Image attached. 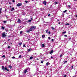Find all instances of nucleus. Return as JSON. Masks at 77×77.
<instances>
[{
  "instance_id": "052dcab7",
  "label": "nucleus",
  "mask_w": 77,
  "mask_h": 77,
  "mask_svg": "<svg viewBox=\"0 0 77 77\" xmlns=\"http://www.w3.org/2000/svg\"><path fill=\"white\" fill-rule=\"evenodd\" d=\"M76 77L75 76H73V77Z\"/></svg>"
},
{
  "instance_id": "69168bd1",
  "label": "nucleus",
  "mask_w": 77,
  "mask_h": 77,
  "mask_svg": "<svg viewBox=\"0 0 77 77\" xmlns=\"http://www.w3.org/2000/svg\"><path fill=\"white\" fill-rule=\"evenodd\" d=\"M5 44H6V42H5Z\"/></svg>"
},
{
  "instance_id": "37998d69",
  "label": "nucleus",
  "mask_w": 77,
  "mask_h": 77,
  "mask_svg": "<svg viewBox=\"0 0 77 77\" xmlns=\"http://www.w3.org/2000/svg\"><path fill=\"white\" fill-rule=\"evenodd\" d=\"M66 77V75H65L63 77Z\"/></svg>"
},
{
  "instance_id": "4be33fe9",
  "label": "nucleus",
  "mask_w": 77,
  "mask_h": 77,
  "mask_svg": "<svg viewBox=\"0 0 77 77\" xmlns=\"http://www.w3.org/2000/svg\"><path fill=\"white\" fill-rule=\"evenodd\" d=\"M45 37V35H42V38H44Z\"/></svg>"
},
{
  "instance_id": "c756f323",
  "label": "nucleus",
  "mask_w": 77,
  "mask_h": 77,
  "mask_svg": "<svg viewBox=\"0 0 77 77\" xmlns=\"http://www.w3.org/2000/svg\"><path fill=\"white\" fill-rule=\"evenodd\" d=\"M2 57H5V55H3L2 56Z\"/></svg>"
},
{
  "instance_id": "4d7b16f0",
  "label": "nucleus",
  "mask_w": 77,
  "mask_h": 77,
  "mask_svg": "<svg viewBox=\"0 0 77 77\" xmlns=\"http://www.w3.org/2000/svg\"><path fill=\"white\" fill-rule=\"evenodd\" d=\"M9 4H10V5H11V2L9 3Z\"/></svg>"
},
{
  "instance_id": "423d86ee",
  "label": "nucleus",
  "mask_w": 77,
  "mask_h": 77,
  "mask_svg": "<svg viewBox=\"0 0 77 77\" xmlns=\"http://www.w3.org/2000/svg\"><path fill=\"white\" fill-rule=\"evenodd\" d=\"M28 69H26L24 71V74H26V72H27V71Z\"/></svg>"
},
{
  "instance_id": "603ef678",
  "label": "nucleus",
  "mask_w": 77,
  "mask_h": 77,
  "mask_svg": "<svg viewBox=\"0 0 77 77\" xmlns=\"http://www.w3.org/2000/svg\"><path fill=\"white\" fill-rule=\"evenodd\" d=\"M31 20H33V19H32V18H31Z\"/></svg>"
},
{
  "instance_id": "e433bc0d",
  "label": "nucleus",
  "mask_w": 77,
  "mask_h": 77,
  "mask_svg": "<svg viewBox=\"0 0 77 77\" xmlns=\"http://www.w3.org/2000/svg\"><path fill=\"white\" fill-rule=\"evenodd\" d=\"M23 47H26V46H25V45H24V44H23Z\"/></svg>"
},
{
  "instance_id": "ea45409f",
  "label": "nucleus",
  "mask_w": 77,
  "mask_h": 77,
  "mask_svg": "<svg viewBox=\"0 0 77 77\" xmlns=\"http://www.w3.org/2000/svg\"><path fill=\"white\" fill-rule=\"evenodd\" d=\"M55 4H58V3L57 2H55Z\"/></svg>"
},
{
  "instance_id": "4c0bfd02",
  "label": "nucleus",
  "mask_w": 77,
  "mask_h": 77,
  "mask_svg": "<svg viewBox=\"0 0 77 77\" xmlns=\"http://www.w3.org/2000/svg\"><path fill=\"white\" fill-rule=\"evenodd\" d=\"M48 33L49 35H50V33H51V32L50 31H49Z\"/></svg>"
},
{
  "instance_id": "49530a36",
  "label": "nucleus",
  "mask_w": 77,
  "mask_h": 77,
  "mask_svg": "<svg viewBox=\"0 0 77 77\" xmlns=\"http://www.w3.org/2000/svg\"><path fill=\"white\" fill-rule=\"evenodd\" d=\"M51 41H52V42L53 41H54V39H51Z\"/></svg>"
},
{
  "instance_id": "4468645a",
  "label": "nucleus",
  "mask_w": 77,
  "mask_h": 77,
  "mask_svg": "<svg viewBox=\"0 0 77 77\" xmlns=\"http://www.w3.org/2000/svg\"><path fill=\"white\" fill-rule=\"evenodd\" d=\"M45 47V45H44V44H42V47Z\"/></svg>"
},
{
  "instance_id": "5fc2aeb1",
  "label": "nucleus",
  "mask_w": 77,
  "mask_h": 77,
  "mask_svg": "<svg viewBox=\"0 0 77 77\" xmlns=\"http://www.w3.org/2000/svg\"><path fill=\"white\" fill-rule=\"evenodd\" d=\"M51 58H52V59H53V57L51 56Z\"/></svg>"
},
{
  "instance_id": "20e7f679",
  "label": "nucleus",
  "mask_w": 77,
  "mask_h": 77,
  "mask_svg": "<svg viewBox=\"0 0 77 77\" xmlns=\"http://www.w3.org/2000/svg\"><path fill=\"white\" fill-rule=\"evenodd\" d=\"M43 4H44V5H45L46 6V5H47V2L46 1H44L43 2Z\"/></svg>"
},
{
  "instance_id": "864d4df0",
  "label": "nucleus",
  "mask_w": 77,
  "mask_h": 77,
  "mask_svg": "<svg viewBox=\"0 0 77 77\" xmlns=\"http://www.w3.org/2000/svg\"><path fill=\"white\" fill-rule=\"evenodd\" d=\"M10 40V39H9L8 40V41H9Z\"/></svg>"
},
{
  "instance_id": "5701e85b",
  "label": "nucleus",
  "mask_w": 77,
  "mask_h": 77,
  "mask_svg": "<svg viewBox=\"0 0 77 77\" xmlns=\"http://www.w3.org/2000/svg\"><path fill=\"white\" fill-rule=\"evenodd\" d=\"M41 63H44V61H43V60H42L41 62Z\"/></svg>"
},
{
  "instance_id": "774afa93",
  "label": "nucleus",
  "mask_w": 77,
  "mask_h": 77,
  "mask_svg": "<svg viewBox=\"0 0 77 77\" xmlns=\"http://www.w3.org/2000/svg\"><path fill=\"white\" fill-rule=\"evenodd\" d=\"M11 44H12V43H11Z\"/></svg>"
},
{
  "instance_id": "7c9ffc66",
  "label": "nucleus",
  "mask_w": 77,
  "mask_h": 77,
  "mask_svg": "<svg viewBox=\"0 0 77 77\" xmlns=\"http://www.w3.org/2000/svg\"><path fill=\"white\" fill-rule=\"evenodd\" d=\"M32 21V20H28V22H31Z\"/></svg>"
},
{
  "instance_id": "f704fd0d",
  "label": "nucleus",
  "mask_w": 77,
  "mask_h": 77,
  "mask_svg": "<svg viewBox=\"0 0 77 77\" xmlns=\"http://www.w3.org/2000/svg\"><path fill=\"white\" fill-rule=\"evenodd\" d=\"M48 39H49V40H50V39H51V38H50V37H48Z\"/></svg>"
},
{
  "instance_id": "ddd939ff",
  "label": "nucleus",
  "mask_w": 77,
  "mask_h": 77,
  "mask_svg": "<svg viewBox=\"0 0 77 77\" xmlns=\"http://www.w3.org/2000/svg\"><path fill=\"white\" fill-rule=\"evenodd\" d=\"M33 59V57H31L30 58H29V59L30 60H32V59Z\"/></svg>"
},
{
  "instance_id": "9d476101",
  "label": "nucleus",
  "mask_w": 77,
  "mask_h": 77,
  "mask_svg": "<svg viewBox=\"0 0 77 77\" xmlns=\"http://www.w3.org/2000/svg\"><path fill=\"white\" fill-rule=\"evenodd\" d=\"M18 23H20L21 22V20H20V19H18L17 21Z\"/></svg>"
},
{
  "instance_id": "6ab92c4d",
  "label": "nucleus",
  "mask_w": 77,
  "mask_h": 77,
  "mask_svg": "<svg viewBox=\"0 0 77 77\" xmlns=\"http://www.w3.org/2000/svg\"><path fill=\"white\" fill-rule=\"evenodd\" d=\"M65 25H67V26H69V24L68 23H65Z\"/></svg>"
},
{
  "instance_id": "3c124183",
  "label": "nucleus",
  "mask_w": 77,
  "mask_h": 77,
  "mask_svg": "<svg viewBox=\"0 0 77 77\" xmlns=\"http://www.w3.org/2000/svg\"><path fill=\"white\" fill-rule=\"evenodd\" d=\"M21 53H23V51H21Z\"/></svg>"
},
{
  "instance_id": "bb28decb",
  "label": "nucleus",
  "mask_w": 77,
  "mask_h": 77,
  "mask_svg": "<svg viewBox=\"0 0 77 77\" xmlns=\"http://www.w3.org/2000/svg\"><path fill=\"white\" fill-rule=\"evenodd\" d=\"M51 29H52V30H54V27H53V26L51 27Z\"/></svg>"
},
{
  "instance_id": "aec40b11",
  "label": "nucleus",
  "mask_w": 77,
  "mask_h": 77,
  "mask_svg": "<svg viewBox=\"0 0 77 77\" xmlns=\"http://www.w3.org/2000/svg\"><path fill=\"white\" fill-rule=\"evenodd\" d=\"M2 69L3 70L4 69V66H2Z\"/></svg>"
},
{
  "instance_id": "de8ad7c7",
  "label": "nucleus",
  "mask_w": 77,
  "mask_h": 77,
  "mask_svg": "<svg viewBox=\"0 0 77 77\" xmlns=\"http://www.w3.org/2000/svg\"><path fill=\"white\" fill-rule=\"evenodd\" d=\"M8 48H10V46H8Z\"/></svg>"
},
{
  "instance_id": "f3484780",
  "label": "nucleus",
  "mask_w": 77,
  "mask_h": 77,
  "mask_svg": "<svg viewBox=\"0 0 77 77\" xmlns=\"http://www.w3.org/2000/svg\"><path fill=\"white\" fill-rule=\"evenodd\" d=\"M48 29H47L46 31V33H48Z\"/></svg>"
},
{
  "instance_id": "7ed1b4c3",
  "label": "nucleus",
  "mask_w": 77,
  "mask_h": 77,
  "mask_svg": "<svg viewBox=\"0 0 77 77\" xmlns=\"http://www.w3.org/2000/svg\"><path fill=\"white\" fill-rule=\"evenodd\" d=\"M5 32H4V33H2V36H3V37H5L6 36V35L5 34Z\"/></svg>"
},
{
  "instance_id": "c9c22d12",
  "label": "nucleus",
  "mask_w": 77,
  "mask_h": 77,
  "mask_svg": "<svg viewBox=\"0 0 77 77\" xmlns=\"http://www.w3.org/2000/svg\"><path fill=\"white\" fill-rule=\"evenodd\" d=\"M22 32H23V31H21L20 32V34H21Z\"/></svg>"
},
{
  "instance_id": "f257e3e1",
  "label": "nucleus",
  "mask_w": 77,
  "mask_h": 77,
  "mask_svg": "<svg viewBox=\"0 0 77 77\" xmlns=\"http://www.w3.org/2000/svg\"><path fill=\"white\" fill-rule=\"evenodd\" d=\"M36 28V27L35 26H32L29 29V31L30 32H31V31H32L33 30H35V29Z\"/></svg>"
},
{
  "instance_id": "dca6fc26",
  "label": "nucleus",
  "mask_w": 77,
  "mask_h": 77,
  "mask_svg": "<svg viewBox=\"0 0 77 77\" xmlns=\"http://www.w3.org/2000/svg\"><path fill=\"white\" fill-rule=\"evenodd\" d=\"M2 29H3V30H4V29H5V27H4V26H2Z\"/></svg>"
},
{
  "instance_id": "393cba45",
  "label": "nucleus",
  "mask_w": 77,
  "mask_h": 77,
  "mask_svg": "<svg viewBox=\"0 0 77 77\" xmlns=\"http://www.w3.org/2000/svg\"><path fill=\"white\" fill-rule=\"evenodd\" d=\"M63 56V55L61 54L60 56V57H62V56Z\"/></svg>"
},
{
  "instance_id": "72a5a7b5",
  "label": "nucleus",
  "mask_w": 77,
  "mask_h": 77,
  "mask_svg": "<svg viewBox=\"0 0 77 77\" xmlns=\"http://www.w3.org/2000/svg\"><path fill=\"white\" fill-rule=\"evenodd\" d=\"M51 16V15L50 14H49L48 15V17H50Z\"/></svg>"
},
{
  "instance_id": "bf43d9fd",
  "label": "nucleus",
  "mask_w": 77,
  "mask_h": 77,
  "mask_svg": "<svg viewBox=\"0 0 77 77\" xmlns=\"http://www.w3.org/2000/svg\"><path fill=\"white\" fill-rule=\"evenodd\" d=\"M68 6L69 7H70L71 6L70 5H69Z\"/></svg>"
},
{
  "instance_id": "c85d7f7f",
  "label": "nucleus",
  "mask_w": 77,
  "mask_h": 77,
  "mask_svg": "<svg viewBox=\"0 0 77 77\" xmlns=\"http://www.w3.org/2000/svg\"><path fill=\"white\" fill-rule=\"evenodd\" d=\"M3 22H4V23H5V24H6V21H3Z\"/></svg>"
},
{
  "instance_id": "f8f14e48",
  "label": "nucleus",
  "mask_w": 77,
  "mask_h": 77,
  "mask_svg": "<svg viewBox=\"0 0 77 77\" xmlns=\"http://www.w3.org/2000/svg\"><path fill=\"white\" fill-rule=\"evenodd\" d=\"M66 33V32L65 31V32H62V34H65V33Z\"/></svg>"
},
{
  "instance_id": "39448f33",
  "label": "nucleus",
  "mask_w": 77,
  "mask_h": 77,
  "mask_svg": "<svg viewBox=\"0 0 77 77\" xmlns=\"http://www.w3.org/2000/svg\"><path fill=\"white\" fill-rule=\"evenodd\" d=\"M4 69L6 71H9V70L7 69V67H6L5 66V67L4 68Z\"/></svg>"
},
{
  "instance_id": "a19ab883",
  "label": "nucleus",
  "mask_w": 77,
  "mask_h": 77,
  "mask_svg": "<svg viewBox=\"0 0 77 77\" xmlns=\"http://www.w3.org/2000/svg\"><path fill=\"white\" fill-rule=\"evenodd\" d=\"M14 1H15V0H13L12 2H13V3H14V2H15Z\"/></svg>"
},
{
  "instance_id": "9b49d317",
  "label": "nucleus",
  "mask_w": 77,
  "mask_h": 77,
  "mask_svg": "<svg viewBox=\"0 0 77 77\" xmlns=\"http://www.w3.org/2000/svg\"><path fill=\"white\" fill-rule=\"evenodd\" d=\"M14 9H15L14 8H12V9H11V11H14Z\"/></svg>"
},
{
  "instance_id": "338daca9",
  "label": "nucleus",
  "mask_w": 77,
  "mask_h": 77,
  "mask_svg": "<svg viewBox=\"0 0 77 77\" xmlns=\"http://www.w3.org/2000/svg\"><path fill=\"white\" fill-rule=\"evenodd\" d=\"M6 34H8V33H6Z\"/></svg>"
},
{
  "instance_id": "b1692460",
  "label": "nucleus",
  "mask_w": 77,
  "mask_h": 77,
  "mask_svg": "<svg viewBox=\"0 0 77 77\" xmlns=\"http://www.w3.org/2000/svg\"><path fill=\"white\" fill-rule=\"evenodd\" d=\"M25 3H28V1H25Z\"/></svg>"
},
{
  "instance_id": "1a4fd4ad",
  "label": "nucleus",
  "mask_w": 77,
  "mask_h": 77,
  "mask_svg": "<svg viewBox=\"0 0 77 77\" xmlns=\"http://www.w3.org/2000/svg\"><path fill=\"white\" fill-rule=\"evenodd\" d=\"M9 68H10V69H12V66L11 65H10L9 66Z\"/></svg>"
},
{
  "instance_id": "412c9836",
  "label": "nucleus",
  "mask_w": 77,
  "mask_h": 77,
  "mask_svg": "<svg viewBox=\"0 0 77 77\" xmlns=\"http://www.w3.org/2000/svg\"><path fill=\"white\" fill-rule=\"evenodd\" d=\"M64 36H65V37H68V36L67 35H64Z\"/></svg>"
},
{
  "instance_id": "2eb2a0df",
  "label": "nucleus",
  "mask_w": 77,
  "mask_h": 77,
  "mask_svg": "<svg viewBox=\"0 0 77 77\" xmlns=\"http://www.w3.org/2000/svg\"><path fill=\"white\" fill-rule=\"evenodd\" d=\"M22 45V43H21V42H20L19 44V45Z\"/></svg>"
},
{
  "instance_id": "a878e982",
  "label": "nucleus",
  "mask_w": 77,
  "mask_h": 77,
  "mask_svg": "<svg viewBox=\"0 0 77 77\" xmlns=\"http://www.w3.org/2000/svg\"><path fill=\"white\" fill-rule=\"evenodd\" d=\"M21 55H20L19 56V58H21Z\"/></svg>"
},
{
  "instance_id": "8fccbe9b",
  "label": "nucleus",
  "mask_w": 77,
  "mask_h": 77,
  "mask_svg": "<svg viewBox=\"0 0 77 77\" xmlns=\"http://www.w3.org/2000/svg\"><path fill=\"white\" fill-rule=\"evenodd\" d=\"M8 30L7 29L6 30V32H8Z\"/></svg>"
},
{
  "instance_id": "a18cd8bd",
  "label": "nucleus",
  "mask_w": 77,
  "mask_h": 77,
  "mask_svg": "<svg viewBox=\"0 0 77 77\" xmlns=\"http://www.w3.org/2000/svg\"><path fill=\"white\" fill-rule=\"evenodd\" d=\"M67 63V61H66L64 62V63Z\"/></svg>"
},
{
  "instance_id": "0e129e2a",
  "label": "nucleus",
  "mask_w": 77,
  "mask_h": 77,
  "mask_svg": "<svg viewBox=\"0 0 77 77\" xmlns=\"http://www.w3.org/2000/svg\"><path fill=\"white\" fill-rule=\"evenodd\" d=\"M10 8H11V6H10Z\"/></svg>"
},
{
  "instance_id": "680f3d73",
  "label": "nucleus",
  "mask_w": 77,
  "mask_h": 77,
  "mask_svg": "<svg viewBox=\"0 0 77 77\" xmlns=\"http://www.w3.org/2000/svg\"><path fill=\"white\" fill-rule=\"evenodd\" d=\"M69 39H71V38H69Z\"/></svg>"
},
{
  "instance_id": "473e14b6",
  "label": "nucleus",
  "mask_w": 77,
  "mask_h": 77,
  "mask_svg": "<svg viewBox=\"0 0 77 77\" xmlns=\"http://www.w3.org/2000/svg\"><path fill=\"white\" fill-rule=\"evenodd\" d=\"M2 8H0V12L2 11Z\"/></svg>"
},
{
  "instance_id": "f03ea898",
  "label": "nucleus",
  "mask_w": 77,
  "mask_h": 77,
  "mask_svg": "<svg viewBox=\"0 0 77 77\" xmlns=\"http://www.w3.org/2000/svg\"><path fill=\"white\" fill-rule=\"evenodd\" d=\"M21 5H22V4L20 3L17 4L16 6L18 7V6H21Z\"/></svg>"
},
{
  "instance_id": "6e6d98bb",
  "label": "nucleus",
  "mask_w": 77,
  "mask_h": 77,
  "mask_svg": "<svg viewBox=\"0 0 77 77\" xmlns=\"http://www.w3.org/2000/svg\"><path fill=\"white\" fill-rule=\"evenodd\" d=\"M6 18H8V16H6Z\"/></svg>"
},
{
  "instance_id": "c03bdc74",
  "label": "nucleus",
  "mask_w": 77,
  "mask_h": 77,
  "mask_svg": "<svg viewBox=\"0 0 77 77\" xmlns=\"http://www.w3.org/2000/svg\"><path fill=\"white\" fill-rule=\"evenodd\" d=\"M60 21V20H59V19L57 20V21Z\"/></svg>"
},
{
  "instance_id": "0eeeda50",
  "label": "nucleus",
  "mask_w": 77,
  "mask_h": 77,
  "mask_svg": "<svg viewBox=\"0 0 77 77\" xmlns=\"http://www.w3.org/2000/svg\"><path fill=\"white\" fill-rule=\"evenodd\" d=\"M53 52H54L53 50H52L49 53L50 54H52V53H53Z\"/></svg>"
},
{
  "instance_id": "6e6552de",
  "label": "nucleus",
  "mask_w": 77,
  "mask_h": 77,
  "mask_svg": "<svg viewBox=\"0 0 77 77\" xmlns=\"http://www.w3.org/2000/svg\"><path fill=\"white\" fill-rule=\"evenodd\" d=\"M32 50V48H29L28 50V52H30Z\"/></svg>"
},
{
  "instance_id": "a211bd4d",
  "label": "nucleus",
  "mask_w": 77,
  "mask_h": 77,
  "mask_svg": "<svg viewBox=\"0 0 77 77\" xmlns=\"http://www.w3.org/2000/svg\"><path fill=\"white\" fill-rule=\"evenodd\" d=\"M67 11V10H65V11H63V13H65V12H66Z\"/></svg>"
},
{
  "instance_id": "13d9d810",
  "label": "nucleus",
  "mask_w": 77,
  "mask_h": 77,
  "mask_svg": "<svg viewBox=\"0 0 77 77\" xmlns=\"http://www.w3.org/2000/svg\"><path fill=\"white\" fill-rule=\"evenodd\" d=\"M36 60H39V59H38V58H37V59H36Z\"/></svg>"
},
{
  "instance_id": "2f4dec72",
  "label": "nucleus",
  "mask_w": 77,
  "mask_h": 77,
  "mask_svg": "<svg viewBox=\"0 0 77 77\" xmlns=\"http://www.w3.org/2000/svg\"><path fill=\"white\" fill-rule=\"evenodd\" d=\"M30 30H27L26 31V32H28V33H29V32H30Z\"/></svg>"
},
{
  "instance_id": "09e8293b",
  "label": "nucleus",
  "mask_w": 77,
  "mask_h": 77,
  "mask_svg": "<svg viewBox=\"0 0 77 77\" xmlns=\"http://www.w3.org/2000/svg\"><path fill=\"white\" fill-rule=\"evenodd\" d=\"M60 24V22H59L58 23V24Z\"/></svg>"
},
{
  "instance_id": "58836bf2",
  "label": "nucleus",
  "mask_w": 77,
  "mask_h": 77,
  "mask_svg": "<svg viewBox=\"0 0 77 77\" xmlns=\"http://www.w3.org/2000/svg\"><path fill=\"white\" fill-rule=\"evenodd\" d=\"M71 67L72 68V69H73V66H71Z\"/></svg>"
},
{
  "instance_id": "cd10ccee",
  "label": "nucleus",
  "mask_w": 77,
  "mask_h": 77,
  "mask_svg": "<svg viewBox=\"0 0 77 77\" xmlns=\"http://www.w3.org/2000/svg\"><path fill=\"white\" fill-rule=\"evenodd\" d=\"M46 65H47V66H48V63H46Z\"/></svg>"
},
{
  "instance_id": "79ce46f5",
  "label": "nucleus",
  "mask_w": 77,
  "mask_h": 77,
  "mask_svg": "<svg viewBox=\"0 0 77 77\" xmlns=\"http://www.w3.org/2000/svg\"><path fill=\"white\" fill-rule=\"evenodd\" d=\"M12 58L13 59H14V58H15V57H12Z\"/></svg>"
},
{
  "instance_id": "e2e57ef3",
  "label": "nucleus",
  "mask_w": 77,
  "mask_h": 77,
  "mask_svg": "<svg viewBox=\"0 0 77 77\" xmlns=\"http://www.w3.org/2000/svg\"><path fill=\"white\" fill-rule=\"evenodd\" d=\"M0 14H1V11H0Z\"/></svg>"
}]
</instances>
